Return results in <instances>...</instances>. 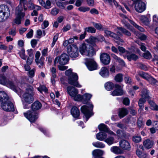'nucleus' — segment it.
<instances>
[{
	"instance_id": "f704fd0d",
	"label": "nucleus",
	"mask_w": 158,
	"mask_h": 158,
	"mask_svg": "<svg viewBox=\"0 0 158 158\" xmlns=\"http://www.w3.org/2000/svg\"><path fill=\"white\" fill-rule=\"evenodd\" d=\"M98 129L100 131H103V132H106L108 130V127L105 124L102 123L99 125L98 127Z\"/></svg>"
},
{
	"instance_id": "dca6fc26",
	"label": "nucleus",
	"mask_w": 158,
	"mask_h": 158,
	"mask_svg": "<svg viewBox=\"0 0 158 158\" xmlns=\"http://www.w3.org/2000/svg\"><path fill=\"white\" fill-rule=\"evenodd\" d=\"M7 94L4 91H0V102H1V107L5 110H8L6 109L5 104V102L10 99Z\"/></svg>"
},
{
	"instance_id": "37998d69",
	"label": "nucleus",
	"mask_w": 158,
	"mask_h": 158,
	"mask_svg": "<svg viewBox=\"0 0 158 158\" xmlns=\"http://www.w3.org/2000/svg\"><path fill=\"white\" fill-rule=\"evenodd\" d=\"M123 75L120 73H118L117 74L114 78L115 81L118 82H122L123 80Z\"/></svg>"
},
{
	"instance_id": "393cba45",
	"label": "nucleus",
	"mask_w": 158,
	"mask_h": 158,
	"mask_svg": "<svg viewBox=\"0 0 158 158\" xmlns=\"http://www.w3.org/2000/svg\"><path fill=\"white\" fill-rule=\"evenodd\" d=\"M128 113V110L125 108H120L118 110V115L120 118L124 117Z\"/></svg>"
},
{
	"instance_id": "9b49d317",
	"label": "nucleus",
	"mask_w": 158,
	"mask_h": 158,
	"mask_svg": "<svg viewBox=\"0 0 158 158\" xmlns=\"http://www.w3.org/2000/svg\"><path fill=\"white\" fill-rule=\"evenodd\" d=\"M67 53L70 57L73 58L77 57L78 56L77 47L75 45L69 46L67 48Z\"/></svg>"
},
{
	"instance_id": "58836bf2",
	"label": "nucleus",
	"mask_w": 158,
	"mask_h": 158,
	"mask_svg": "<svg viewBox=\"0 0 158 158\" xmlns=\"http://www.w3.org/2000/svg\"><path fill=\"white\" fill-rule=\"evenodd\" d=\"M98 40V39L96 37L91 36L89 39L86 40V41L89 44H93Z\"/></svg>"
},
{
	"instance_id": "ea45409f",
	"label": "nucleus",
	"mask_w": 158,
	"mask_h": 158,
	"mask_svg": "<svg viewBox=\"0 0 158 158\" xmlns=\"http://www.w3.org/2000/svg\"><path fill=\"white\" fill-rule=\"evenodd\" d=\"M118 29L124 34L128 36H130L131 35L130 32L126 29L120 27H117Z\"/></svg>"
},
{
	"instance_id": "b1692460",
	"label": "nucleus",
	"mask_w": 158,
	"mask_h": 158,
	"mask_svg": "<svg viewBox=\"0 0 158 158\" xmlns=\"http://www.w3.org/2000/svg\"><path fill=\"white\" fill-rule=\"evenodd\" d=\"M71 112L73 117L78 118L80 115V111L78 108L76 106H73L71 109Z\"/></svg>"
},
{
	"instance_id": "603ef678",
	"label": "nucleus",
	"mask_w": 158,
	"mask_h": 158,
	"mask_svg": "<svg viewBox=\"0 0 158 158\" xmlns=\"http://www.w3.org/2000/svg\"><path fill=\"white\" fill-rule=\"evenodd\" d=\"M31 6H28V8L30 10L35 9V10H40L41 9L40 6L37 5H35L33 4H31Z\"/></svg>"
},
{
	"instance_id": "a19ab883",
	"label": "nucleus",
	"mask_w": 158,
	"mask_h": 158,
	"mask_svg": "<svg viewBox=\"0 0 158 158\" xmlns=\"http://www.w3.org/2000/svg\"><path fill=\"white\" fill-rule=\"evenodd\" d=\"M114 138L112 137H109L107 138H106L104 141L106 142L109 145H110L114 143Z\"/></svg>"
},
{
	"instance_id": "0e129e2a",
	"label": "nucleus",
	"mask_w": 158,
	"mask_h": 158,
	"mask_svg": "<svg viewBox=\"0 0 158 158\" xmlns=\"http://www.w3.org/2000/svg\"><path fill=\"white\" fill-rule=\"evenodd\" d=\"M72 70L70 69H69L66 70L65 72V74L66 75L69 77L71 75L73 74H75L76 73H74L72 72Z\"/></svg>"
},
{
	"instance_id": "a878e982",
	"label": "nucleus",
	"mask_w": 158,
	"mask_h": 158,
	"mask_svg": "<svg viewBox=\"0 0 158 158\" xmlns=\"http://www.w3.org/2000/svg\"><path fill=\"white\" fill-rule=\"evenodd\" d=\"M110 151L115 154H119L123 153V151L120 148L117 146H114L111 147Z\"/></svg>"
},
{
	"instance_id": "7ed1b4c3",
	"label": "nucleus",
	"mask_w": 158,
	"mask_h": 158,
	"mask_svg": "<svg viewBox=\"0 0 158 158\" xmlns=\"http://www.w3.org/2000/svg\"><path fill=\"white\" fill-rule=\"evenodd\" d=\"M67 91L68 94L74 100L82 102L83 95L78 94V91L77 89L72 86H69L67 87Z\"/></svg>"
},
{
	"instance_id": "20e7f679",
	"label": "nucleus",
	"mask_w": 158,
	"mask_h": 158,
	"mask_svg": "<svg viewBox=\"0 0 158 158\" xmlns=\"http://www.w3.org/2000/svg\"><path fill=\"white\" fill-rule=\"evenodd\" d=\"M0 84L5 85L15 92H17V88L12 81L7 79L4 74H0Z\"/></svg>"
},
{
	"instance_id": "cd10ccee",
	"label": "nucleus",
	"mask_w": 158,
	"mask_h": 158,
	"mask_svg": "<svg viewBox=\"0 0 158 158\" xmlns=\"http://www.w3.org/2000/svg\"><path fill=\"white\" fill-rule=\"evenodd\" d=\"M92 95L89 93H86L83 95L82 102L84 104H86L89 101Z\"/></svg>"
},
{
	"instance_id": "864d4df0",
	"label": "nucleus",
	"mask_w": 158,
	"mask_h": 158,
	"mask_svg": "<svg viewBox=\"0 0 158 158\" xmlns=\"http://www.w3.org/2000/svg\"><path fill=\"white\" fill-rule=\"evenodd\" d=\"M48 52V48H45L41 51L42 56L41 59H43L44 56L47 55Z\"/></svg>"
},
{
	"instance_id": "f257e3e1",
	"label": "nucleus",
	"mask_w": 158,
	"mask_h": 158,
	"mask_svg": "<svg viewBox=\"0 0 158 158\" xmlns=\"http://www.w3.org/2000/svg\"><path fill=\"white\" fill-rule=\"evenodd\" d=\"M24 86L26 87V92L23 95L22 101L28 104H31L34 101L33 96L31 94L33 89V88L32 86L27 84H25Z\"/></svg>"
},
{
	"instance_id": "bf43d9fd",
	"label": "nucleus",
	"mask_w": 158,
	"mask_h": 158,
	"mask_svg": "<svg viewBox=\"0 0 158 158\" xmlns=\"http://www.w3.org/2000/svg\"><path fill=\"white\" fill-rule=\"evenodd\" d=\"M143 56L147 59H149L152 57V56L150 53L148 51L144 53L143 55Z\"/></svg>"
},
{
	"instance_id": "338daca9",
	"label": "nucleus",
	"mask_w": 158,
	"mask_h": 158,
	"mask_svg": "<svg viewBox=\"0 0 158 158\" xmlns=\"http://www.w3.org/2000/svg\"><path fill=\"white\" fill-rule=\"evenodd\" d=\"M148 81L152 84H156L157 81L152 77L150 78L149 80Z\"/></svg>"
},
{
	"instance_id": "4d7b16f0",
	"label": "nucleus",
	"mask_w": 158,
	"mask_h": 158,
	"mask_svg": "<svg viewBox=\"0 0 158 158\" xmlns=\"http://www.w3.org/2000/svg\"><path fill=\"white\" fill-rule=\"evenodd\" d=\"M89 7L85 6H81L78 8V10L79 11L83 12L88 11L89 10Z\"/></svg>"
},
{
	"instance_id": "4c0bfd02",
	"label": "nucleus",
	"mask_w": 158,
	"mask_h": 158,
	"mask_svg": "<svg viewBox=\"0 0 158 158\" xmlns=\"http://www.w3.org/2000/svg\"><path fill=\"white\" fill-rule=\"evenodd\" d=\"M93 145L96 148H105V145L101 142L98 141L96 142H93Z\"/></svg>"
},
{
	"instance_id": "7c9ffc66",
	"label": "nucleus",
	"mask_w": 158,
	"mask_h": 158,
	"mask_svg": "<svg viewBox=\"0 0 158 158\" xmlns=\"http://www.w3.org/2000/svg\"><path fill=\"white\" fill-rule=\"evenodd\" d=\"M104 153V151L99 149H95L92 152V155L94 157L96 156H101Z\"/></svg>"
},
{
	"instance_id": "6e6552de",
	"label": "nucleus",
	"mask_w": 158,
	"mask_h": 158,
	"mask_svg": "<svg viewBox=\"0 0 158 158\" xmlns=\"http://www.w3.org/2000/svg\"><path fill=\"white\" fill-rule=\"evenodd\" d=\"M23 8L22 5H19L16 8L15 14L16 17L14 20L15 23L19 24L21 23L22 19L25 16V13L22 12Z\"/></svg>"
},
{
	"instance_id": "79ce46f5",
	"label": "nucleus",
	"mask_w": 158,
	"mask_h": 158,
	"mask_svg": "<svg viewBox=\"0 0 158 158\" xmlns=\"http://www.w3.org/2000/svg\"><path fill=\"white\" fill-rule=\"evenodd\" d=\"M85 31L86 32H88L92 33H95L96 31V29L93 27H89L85 28Z\"/></svg>"
},
{
	"instance_id": "3c124183",
	"label": "nucleus",
	"mask_w": 158,
	"mask_h": 158,
	"mask_svg": "<svg viewBox=\"0 0 158 158\" xmlns=\"http://www.w3.org/2000/svg\"><path fill=\"white\" fill-rule=\"evenodd\" d=\"M37 90L41 93L42 91L46 93L48 92V89L44 85H41L39 87L37 88Z\"/></svg>"
},
{
	"instance_id": "69168bd1",
	"label": "nucleus",
	"mask_w": 158,
	"mask_h": 158,
	"mask_svg": "<svg viewBox=\"0 0 158 158\" xmlns=\"http://www.w3.org/2000/svg\"><path fill=\"white\" fill-rule=\"evenodd\" d=\"M51 72L52 77L53 78H56V69L54 67L52 68L51 69Z\"/></svg>"
},
{
	"instance_id": "f03ea898",
	"label": "nucleus",
	"mask_w": 158,
	"mask_h": 158,
	"mask_svg": "<svg viewBox=\"0 0 158 158\" xmlns=\"http://www.w3.org/2000/svg\"><path fill=\"white\" fill-rule=\"evenodd\" d=\"M79 51L83 55L92 56L94 53V51L92 47L89 44L83 43L79 47Z\"/></svg>"
},
{
	"instance_id": "6ab92c4d",
	"label": "nucleus",
	"mask_w": 158,
	"mask_h": 158,
	"mask_svg": "<svg viewBox=\"0 0 158 158\" xmlns=\"http://www.w3.org/2000/svg\"><path fill=\"white\" fill-rule=\"evenodd\" d=\"M115 87L116 89L112 92H111V94L113 96L121 95L123 94V91L121 86L115 84Z\"/></svg>"
},
{
	"instance_id": "c85d7f7f",
	"label": "nucleus",
	"mask_w": 158,
	"mask_h": 158,
	"mask_svg": "<svg viewBox=\"0 0 158 158\" xmlns=\"http://www.w3.org/2000/svg\"><path fill=\"white\" fill-rule=\"evenodd\" d=\"M107 135L104 132H100L96 135V139L100 141H103L107 137Z\"/></svg>"
},
{
	"instance_id": "49530a36",
	"label": "nucleus",
	"mask_w": 158,
	"mask_h": 158,
	"mask_svg": "<svg viewBox=\"0 0 158 158\" xmlns=\"http://www.w3.org/2000/svg\"><path fill=\"white\" fill-rule=\"evenodd\" d=\"M130 23L134 26L136 28L138 29L141 31H143L144 30L143 28L138 25L135 22L132 20H130Z\"/></svg>"
},
{
	"instance_id": "ddd939ff",
	"label": "nucleus",
	"mask_w": 158,
	"mask_h": 158,
	"mask_svg": "<svg viewBox=\"0 0 158 158\" xmlns=\"http://www.w3.org/2000/svg\"><path fill=\"white\" fill-rule=\"evenodd\" d=\"M69 60V56L66 53L62 54L60 56L56 57L54 60V64L58 63L60 64H65Z\"/></svg>"
},
{
	"instance_id": "8fccbe9b",
	"label": "nucleus",
	"mask_w": 158,
	"mask_h": 158,
	"mask_svg": "<svg viewBox=\"0 0 158 158\" xmlns=\"http://www.w3.org/2000/svg\"><path fill=\"white\" fill-rule=\"evenodd\" d=\"M25 50L22 49L19 52L20 56L23 59L26 60L27 58V56L25 55Z\"/></svg>"
},
{
	"instance_id": "2eb2a0df",
	"label": "nucleus",
	"mask_w": 158,
	"mask_h": 158,
	"mask_svg": "<svg viewBox=\"0 0 158 158\" xmlns=\"http://www.w3.org/2000/svg\"><path fill=\"white\" fill-rule=\"evenodd\" d=\"M140 0L134 2L135 5V10L140 13L144 11L146 9V4Z\"/></svg>"
},
{
	"instance_id": "4468645a",
	"label": "nucleus",
	"mask_w": 158,
	"mask_h": 158,
	"mask_svg": "<svg viewBox=\"0 0 158 158\" xmlns=\"http://www.w3.org/2000/svg\"><path fill=\"white\" fill-rule=\"evenodd\" d=\"M85 64L88 69L90 71H93L97 69L98 65L93 58L85 59Z\"/></svg>"
},
{
	"instance_id": "e433bc0d",
	"label": "nucleus",
	"mask_w": 158,
	"mask_h": 158,
	"mask_svg": "<svg viewBox=\"0 0 158 158\" xmlns=\"http://www.w3.org/2000/svg\"><path fill=\"white\" fill-rule=\"evenodd\" d=\"M148 102L150 105L151 109L154 110H158V106L152 101H148Z\"/></svg>"
},
{
	"instance_id": "4be33fe9",
	"label": "nucleus",
	"mask_w": 158,
	"mask_h": 158,
	"mask_svg": "<svg viewBox=\"0 0 158 158\" xmlns=\"http://www.w3.org/2000/svg\"><path fill=\"white\" fill-rule=\"evenodd\" d=\"M103 1L106 3H108L110 5H112L113 3L118 9L121 10L123 12H126L124 9L120 5H118L115 0H103Z\"/></svg>"
},
{
	"instance_id": "c756f323",
	"label": "nucleus",
	"mask_w": 158,
	"mask_h": 158,
	"mask_svg": "<svg viewBox=\"0 0 158 158\" xmlns=\"http://www.w3.org/2000/svg\"><path fill=\"white\" fill-rule=\"evenodd\" d=\"M121 16L123 18V19L122 20V22L123 24L128 28H130V26L128 23V22L130 23V20H131L129 19L127 16L121 14Z\"/></svg>"
},
{
	"instance_id": "39448f33",
	"label": "nucleus",
	"mask_w": 158,
	"mask_h": 158,
	"mask_svg": "<svg viewBox=\"0 0 158 158\" xmlns=\"http://www.w3.org/2000/svg\"><path fill=\"white\" fill-rule=\"evenodd\" d=\"M142 97L139 100L138 105L139 107V110L140 112L143 111L144 108V104L146 101V100H149L150 96L149 95L148 92L146 89H143L141 95Z\"/></svg>"
},
{
	"instance_id": "f8f14e48",
	"label": "nucleus",
	"mask_w": 158,
	"mask_h": 158,
	"mask_svg": "<svg viewBox=\"0 0 158 158\" xmlns=\"http://www.w3.org/2000/svg\"><path fill=\"white\" fill-rule=\"evenodd\" d=\"M78 76L77 74H73L70 76L68 77V82L70 85H74L77 88H81V85L79 84L78 82Z\"/></svg>"
},
{
	"instance_id": "9d476101",
	"label": "nucleus",
	"mask_w": 158,
	"mask_h": 158,
	"mask_svg": "<svg viewBox=\"0 0 158 158\" xmlns=\"http://www.w3.org/2000/svg\"><path fill=\"white\" fill-rule=\"evenodd\" d=\"M24 116L31 123L35 122L38 118V114L33 110H29L23 113Z\"/></svg>"
},
{
	"instance_id": "c03bdc74",
	"label": "nucleus",
	"mask_w": 158,
	"mask_h": 158,
	"mask_svg": "<svg viewBox=\"0 0 158 158\" xmlns=\"http://www.w3.org/2000/svg\"><path fill=\"white\" fill-rule=\"evenodd\" d=\"M41 5L46 9H48L51 7V3L49 0H47L46 3L44 2Z\"/></svg>"
},
{
	"instance_id": "5fc2aeb1",
	"label": "nucleus",
	"mask_w": 158,
	"mask_h": 158,
	"mask_svg": "<svg viewBox=\"0 0 158 158\" xmlns=\"http://www.w3.org/2000/svg\"><path fill=\"white\" fill-rule=\"evenodd\" d=\"M39 129L45 135L48 136H50V132L45 129L42 127H40Z\"/></svg>"
},
{
	"instance_id": "f3484780",
	"label": "nucleus",
	"mask_w": 158,
	"mask_h": 158,
	"mask_svg": "<svg viewBox=\"0 0 158 158\" xmlns=\"http://www.w3.org/2000/svg\"><path fill=\"white\" fill-rule=\"evenodd\" d=\"M119 147L121 149L123 150L129 151L131 149L130 143L125 139H122L119 141Z\"/></svg>"
},
{
	"instance_id": "2f4dec72",
	"label": "nucleus",
	"mask_w": 158,
	"mask_h": 158,
	"mask_svg": "<svg viewBox=\"0 0 158 158\" xmlns=\"http://www.w3.org/2000/svg\"><path fill=\"white\" fill-rule=\"evenodd\" d=\"M42 106L41 103L39 101L35 102L32 104V110L35 111L40 109Z\"/></svg>"
},
{
	"instance_id": "aec40b11",
	"label": "nucleus",
	"mask_w": 158,
	"mask_h": 158,
	"mask_svg": "<svg viewBox=\"0 0 158 158\" xmlns=\"http://www.w3.org/2000/svg\"><path fill=\"white\" fill-rule=\"evenodd\" d=\"M5 107L6 108H8V110H5L3 108H2L3 110L6 111H13L14 110V106L13 104L11 101V99L5 101Z\"/></svg>"
},
{
	"instance_id": "680f3d73",
	"label": "nucleus",
	"mask_w": 158,
	"mask_h": 158,
	"mask_svg": "<svg viewBox=\"0 0 158 158\" xmlns=\"http://www.w3.org/2000/svg\"><path fill=\"white\" fill-rule=\"evenodd\" d=\"M153 21L154 24L155 25H158V18L157 15H153Z\"/></svg>"
},
{
	"instance_id": "09e8293b",
	"label": "nucleus",
	"mask_w": 158,
	"mask_h": 158,
	"mask_svg": "<svg viewBox=\"0 0 158 158\" xmlns=\"http://www.w3.org/2000/svg\"><path fill=\"white\" fill-rule=\"evenodd\" d=\"M42 59L40 58L39 60H35V62L36 64L40 68H42L43 67L44 65V61L42 60Z\"/></svg>"
},
{
	"instance_id": "412c9836",
	"label": "nucleus",
	"mask_w": 158,
	"mask_h": 158,
	"mask_svg": "<svg viewBox=\"0 0 158 158\" xmlns=\"http://www.w3.org/2000/svg\"><path fill=\"white\" fill-rule=\"evenodd\" d=\"M150 15L147 14L146 15H142L140 16L139 19L141 22L145 25H147L148 24L150 21Z\"/></svg>"
},
{
	"instance_id": "5701e85b",
	"label": "nucleus",
	"mask_w": 158,
	"mask_h": 158,
	"mask_svg": "<svg viewBox=\"0 0 158 158\" xmlns=\"http://www.w3.org/2000/svg\"><path fill=\"white\" fill-rule=\"evenodd\" d=\"M99 74L103 77H107L109 75V70L106 67H103L100 69Z\"/></svg>"
},
{
	"instance_id": "1a4fd4ad",
	"label": "nucleus",
	"mask_w": 158,
	"mask_h": 158,
	"mask_svg": "<svg viewBox=\"0 0 158 158\" xmlns=\"http://www.w3.org/2000/svg\"><path fill=\"white\" fill-rule=\"evenodd\" d=\"M104 32L106 36L113 38L116 40L115 42L118 44H120L121 43L123 42V40L119 37V36H122V34L119 31L117 32L116 34L110 31L105 30Z\"/></svg>"
},
{
	"instance_id": "72a5a7b5",
	"label": "nucleus",
	"mask_w": 158,
	"mask_h": 158,
	"mask_svg": "<svg viewBox=\"0 0 158 158\" xmlns=\"http://www.w3.org/2000/svg\"><path fill=\"white\" fill-rule=\"evenodd\" d=\"M114 86H115V85H114L113 83L110 82H108L105 84V88L108 91L111 90Z\"/></svg>"
},
{
	"instance_id": "c9c22d12",
	"label": "nucleus",
	"mask_w": 158,
	"mask_h": 158,
	"mask_svg": "<svg viewBox=\"0 0 158 158\" xmlns=\"http://www.w3.org/2000/svg\"><path fill=\"white\" fill-rule=\"evenodd\" d=\"M139 75L144 79L148 81L151 76L148 73L143 72H140L139 73Z\"/></svg>"
},
{
	"instance_id": "473e14b6",
	"label": "nucleus",
	"mask_w": 158,
	"mask_h": 158,
	"mask_svg": "<svg viewBox=\"0 0 158 158\" xmlns=\"http://www.w3.org/2000/svg\"><path fill=\"white\" fill-rule=\"evenodd\" d=\"M127 52V57L129 60L131 61L132 60H135L138 59V57L135 54L133 53L130 54L128 52Z\"/></svg>"
},
{
	"instance_id": "bb28decb",
	"label": "nucleus",
	"mask_w": 158,
	"mask_h": 158,
	"mask_svg": "<svg viewBox=\"0 0 158 158\" xmlns=\"http://www.w3.org/2000/svg\"><path fill=\"white\" fill-rule=\"evenodd\" d=\"M143 145L145 148L150 149L152 148L153 146L154 142L152 140L148 139L143 142Z\"/></svg>"
},
{
	"instance_id": "0eeeda50",
	"label": "nucleus",
	"mask_w": 158,
	"mask_h": 158,
	"mask_svg": "<svg viewBox=\"0 0 158 158\" xmlns=\"http://www.w3.org/2000/svg\"><path fill=\"white\" fill-rule=\"evenodd\" d=\"M93 107V105L92 104H89V106L84 105L81 107V110L85 117L86 122L87 121L89 118L93 115L92 111Z\"/></svg>"
},
{
	"instance_id": "6e6d98bb",
	"label": "nucleus",
	"mask_w": 158,
	"mask_h": 158,
	"mask_svg": "<svg viewBox=\"0 0 158 158\" xmlns=\"http://www.w3.org/2000/svg\"><path fill=\"white\" fill-rule=\"evenodd\" d=\"M67 3L66 2H56L57 5L61 9H64V5H67Z\"/></svg>"
},
{
	"instance_id": "774afa93",
	"label": "nucleus",
	"mask_w": 158,
	"mask_h": 158,
	"mask_svg": "<svg viewBox=\"0 0 158 158\" xmlns=\"http://www.w3.org/2000/svg\"><path fill=\"white\" fill-rule=\"evenodd\" d=\"M33 31L32 29H31L29 31L26 35V36L28 38H31L33 35Z\"/></svg>"
},
{
	"instance_id": "423d86ee",
	"label": "nucleus",
	"mask_w": 158,
	"mask_h": 158,
	"mask_svg": "<svg viewBox=\"0 0 158 158\" xmlns=\"http://www.w3.org/2000/svg\"><path fill=\"white\" fill-rule=\"evenodd\" d=\"M10 10L7 5H0V22L5 21L9 17Z\"/></svg>"
},
{
	"instance_id": "e2e57ef3",
	"label": "nucleus",
	"mask_w": 158,
	"mask_h": 158,
	"mask_svg": "<svg viewBox=\"0 0 158 158\" xmlns=\"http://www.w3.org/2000/svg\"><path fill=\"white\" fill-rule=\"evenodd\" d=\"M6 117L5 116L4 118L0 119V126H3L6 124V121L5 118H6Z\"/></svg>"
},
{
	"instance_id": "052dcab7",
	"label": "nucleus",
	"mask_w": 158,
	"mask_h": 158,
	"mask_svg": "<svg viewBox=\"0 0 158 158\" xmlns=\"http://www.w3.org/2000/svg\"><path fill=\"white\" fill-rule=\"evenodd\" d=\"M59 12V10L56 8H54L52 9L51 10V13L52 15H56Z\"/></svg>"
},
{
	"instance_id": "a18cd8bd",
	"label": "nucleus",
	"mask_w": 158,
	"mask_h": 158,
	"mask_svg": "<svg viewBox=\"0 0 158 158\" xmlns=\"http://www.w3.org/2000/svg\"><path fill=\"white\" fill-rule=\"evenodd\" d=\"M93 25L98 30H103V28L102 25L99 23H96L94 22H93Z\"/></svg>"
},
{
	"instance_id": "de8ad7c7",
	"label": "nucleus",
	"mask_w": 158,
	"mask_h": 158,
	"mask_svg": "<svg viewBox=\"0 0 158 158\" xmlns=\"http://www.w3.org/2000/svg\"><path fill=\"white\" fill-rule=\"evenodd\" d=\"M136 153L137 156L140 158H146V154L142 152L139 150L136 151Z\"/></svg>"
},
{
	"instance_id": "a211bd4d",
	"label": "nucleus",
	"mask_w": 158,
	"mask_h": 158,
	"mask_svg": "<svg viewBox=\"0 0 158 158\" xmlns=\"http://www.w3.org/2000/svg\"><path fill=\"white\" fill-rule=\"evenodd\" d=\"M100 59L102 62L105 65L109 64L110 60V56L109 55L105 53L101 54Z\"/></svg>"
},
{
	"instance_id": "13d9d810",
	"label": "nucleus",
	"mask_w": 158,
	"mask_h": 158,
	"mask_svg": "<svg viewBox=\"0 0 158 158\" xmlns=\"http://www.w3.org/2000/svg\"><path fill=\"white\" fill-rule=\"evenodd\" d=\"M133 141L135 143H139L141 140V138L140 136H135L133 137Z\"/></svg>"
}]
</instances>
